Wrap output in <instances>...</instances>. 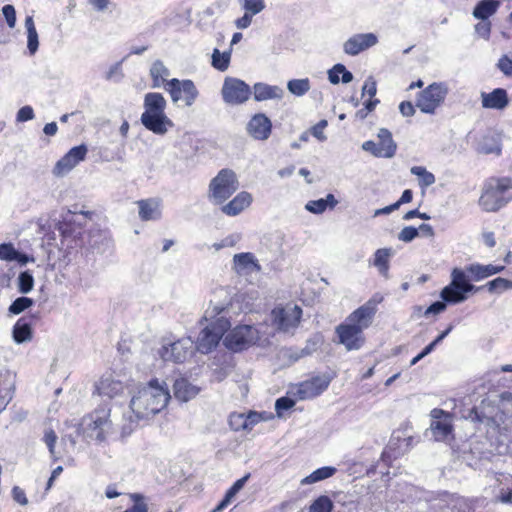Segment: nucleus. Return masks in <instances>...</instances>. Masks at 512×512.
<instances>
[{"label": "nucleus", "instance_id": "nucleus-1", "mask_svg": "<svg viewBox=\"0 0 512 512\" xmlns=\"http://www.w3.org/2000/svg\"><path fill=\"white\" fill-rule=\"evenodd\" d=\"M231 290L218 287L212 293L209 307L206 309L203 320L209 324L199 333L195 348L207 354L216 348L225 332L230 328L229 318L233 313Z\"/></svg>", "mask_w": 512, "mask_h": 512}, {"label": "nucleus", "instance_id": "nucleus-2", "mask_svg": "<svg viewBox=\"0 0 512 512\" xmlns=\"http://www.w3.org/2000/svg\"><path fill=\"white\" fill-rule=\"evenodd\" d=\"M170 398L166 382L153 379L132 397L130 408L137 420L150 419L167 406Z\"/></svg>", "mask_w": 512, "mask_h": 512}, {"label": "nucleus", "instance_id": "nucleus-3", "mask_svg": "<svg viewBox=\"0 0 512 512\" xmlns=\"http://www.w3.org/2000/svg\"><path fill=\"white\" fill-rule=\"evenodd\" d=\"M167 102L161 93L150 92L144 97V112L141 115L142 125L156 135H165L174 126L166 115Z\"/></svg>", "mask_w": 512, "mask_h": 512}, {"label": "nucleus", "instance_id": "nucleus-4", "mask_svg": "<svg viewBox=\"0 0 512 512\" xmlns=\"http://www.w3.org/2000/svg\"><path fill=\"white\" fill-rule=\"evenodd\" d=\"M512 199V179L490 178L482 189L479 205L486 212H496Z\"/></svg>", "mask_w": 512, "mask_h": 512}, {"label": "nucleus", "instance_id": "nucleus-5", "mask_svg": "<svg viewBox=\"0 0 512 512\" xmlns=\"http://www.w3.org/2000/svg\"><path fill=\"white\" fill-rule=\"evenodd\" d=\"M110 414L111 407L108 403L97 407L83 419L82 425L84 434L88 438L98 442L105 441L114 432Z\"/></svg>", "mask_w": 512, "mask_h": 512}, {"label": "nucleus", "instance_id": "nucleus-6", "mask_svg": "<svg viewBox=\"0 0 512 512\" xmlns=\"http://www.w3.org/2000/svg\"><path fill=\"white\" fill-rule=\"evenodd\" d=\"M239 182L235 172L231 169H222L209 184V198L217 205H222L233 193L237 191Z\"/></svg>", "mask_w": 512, "mask_h": 512}, {"label": "nucleus", "instance_id": "nucleus-7", "mask_svg": "<svg viewBox=\"0 0 512 512\" xmlns=\"http://www.w3.org/2000/svg\"><path fill=\"white\" fill-rule=\"evenodd\" d=\"M448 88L444 83L434 82L422 90L417 99L416 106L426 114H434L436 109L444 102Z\"/></svg>", "mask_w": 512, "mask_h": 512}, {"label": "nucleus", "instance_id": "nucleus-8", "mask_svg": "<svg viewBox=\"0 0 512 512\" xmlns=\"http://www.w3.org/2000/svg\"><path fill=\"white\" fill-rule=\"evenodd\" d=\"M259 340L258 330L251 325H240L231 330L224 338V345L234 352L247 349Z\"/></svg>", "mask_w": 512, "mask_h": 512}, {"label": "nucleus", "instance_id": "nucleus-9", "mask_svg": "<svg viewBox=\"0 0 512 512\" xmlns=\"http://www.w3.org/2000/svg\"><path fill=\"white\" fill-rule=\"evenodd\" d=\"M252 90L250 86L241 79L226 77L224 79L221 96L228 105H242L251 97Z\"/></svg>", "mask_w": 512, "mask_h": 512}, {"label": "nucleus", "instance_id": "nucleus-10", "mask_svg": "<svg viewBox=\"0 0 512 512\" xmlns=\"http://www.w3.org/2000/svg\"><path fill=\"white\" fill-rule=\"evenodd\" d=\"M273 326L280 332L290 333L294 331L302 316V309L298 305H286L272 310Z\"/></svg>", "mask_w": 512, "mask_h": 512}, {"label": "nucleus", "instance_id": "nucleus-11", "mask_svg": "<svg viewBox=\"0 0 512 512\" xmlns=\"http://www.w3.org/2000/svg\"><path fill=\"white\" fill-rule=\"evenodd\" d=\"M195 344L189 337L179 339L171 344L163 345L158 350V356L164 362L183 363L193 355Z\"/></svg>", "mask_w": 512, "mask_h": 512}, {"label": "nucleus", "instance_id": "nucleus-12", "mask_svg": "<svg viewBox=\"0 0 512 512\" xmlns=\"http://www.w3.org/2000/svg\"><path fill=\"white\" fill-rule=\"evenodd\" d=\"M435 512H470L471 507L463 497L449 492H439L429 499Z\"/></svg>", "mask_w": 512, "mask_h": 512}, {"label": "nucleus", "instance_id": "nucleus-13", "mask_svg": "<svg viewBox=\"0 0 512 512\" xmlns=\"http://www.w3.org/2000/svg\"><path fill=\"white\" fill-rule=\"evenodd\" d=\"M166 90L169 92L173 103L183 100L186 106H191L197 99L199 92L190 79L179 80L173 78L167 82Z\"/></svg>", "mask_w": 512, "mask_h": 512}, {"label": "nucleus", "instance_id": "nucleus-14", "mask_svg": "<svg viewBox=\"0 0 512 512\" xmlns=\"http://www.w3.org/2000/svg\"><path fill=\"white\" fill-rule=\"evenodd\" d=\"M382 300V296L378 294L374 295L365 304H363L354 312H352L347 317L346 322L364 331V329L368 328L371 325L372 320L377 312V305L381 303Z\"/></svg>", "mask_w": 512, "mask_h": 512}, {"label": "nucleus", "instance_id": "nucleus-15", "mask_svg": "<svg viewBox=\"0 0 512 512\" xmlns=\"http://www.w3.org/2000/svg\"><path fill=\"white\" fill-rule=\"evenodd\" d=\"M87 152V146L84 144L71 148L60 160L57 161L53 168V174L57 177L66 175L85 159Z\"/></svg>", "mask_w": 512, "mask_h": 512}, {"label": "nucleus", "instance_id": "nucleus-16", "mask_svg": "<svg viewBox=\"0 0 512 512\" xmlns=\"http://www.w3.org/2000/svg\"><path fill=\"white\" fill-rule=\"evenodd\" d=\"M451 278V283L442 289L440 297L449 304L462 303L468 298V296L465 295L462 283L463 270L454 268L451 273Z\"/></svg>", "mask_w": 512, "mask_h": 512}, {"label": "nucleus", "instance_id": "nucleus-17", "mask_svg": "<svg viewBox=\"0 0 512 512\" xmlns=\"http://www.w3.org/2000/svg\"><path fill=\"white\" fill-rule=\"evenodd\" d=\"M336 333L339 343L343 344L349 351L358 350L364 344L363 331L348 322L338 325Z\"/></svg>", "mask_w": 512, "mask_h": 512}, {"label": "nucleus", "instance_id": "nucleus-18", "mask_svg": "<svg viewBox=\"0 0 512 512\" xmlns=\"http://www.w3.org/2000/svg\"><path fill=\"white\" fill-rule=\"evenodd\" d=\"M378 37L374 33H359L348 38L343 44V50L347 55L356 56L359 53L375 46Z\"/></svg>", "mask_w": 512, "mask_h": 512}, {"label": "nucleus", "instance_id": "nucleus-19", "mask_svg": "<svg viewBox=\"0 0 512 512\" xmlns=\"http://www.w3.org/2000/svg\"><path fill=\"white\" fill-rule=\"evenodd\" d=\"M246 131L253 139L265 141L271 135L272 122L264 113H257L248 121Z\"/></svg>", "mask_w": 512, "mask_h": 512}, {"label": "nucleus", "instance_id": "nucleus-20", "mask_svg": "<svg viewBox=\"0 0 512 512\" xmlns=\"http://www.w3.org/2000/svg\"><path fill=\"white\" fill-rule=\"evenodd\" d=\"M330 384V378L325 375L315 376L299 384L297 396L299 399H311L324 392Z\"/></svg>", "mask_w": 512, "mask_h": 512}, {"label": "nucleus", "instance_id": "nucleus-21", "mask_svg": "<svg viewBox=\"0 0 512 512\" xmlns=\"http://www.w3.org/2000/svg\"><path fill=\"white\" fill-rule=\"evenodd\" d=\"M432 422L430 425L433 437L437 441L445 440L452 433L450 414L442 409L431 411Z\"/></svg>", "mask_w": 512, "mask_h": 512}, {"label": "nucleus", "instance_id": "nucleus-22", "mask_svg": "<svg viewBox=\"0 0 512 512\" xmlns=\"http://www.w3.org/2000/svg\"><path fill=\"white\" fill-rule=\"evenodd\" d=\"M482 106L487 109L503 110L509 104L507 91L496 88L490 93H481Z\"/></svg>", "mask_w": 512, "mask_h": 512}, {"label": "nucleus", "instance_id": "nucleus-23", "mask_svg": "<svg viewBox=\"0 0 512 512\" xmlns=\"http://www.w3.org/2000/svg\"><path fill=\"white\" fill-rule=\"evenodd\" d=\"M96 391L100 396L112 399L124 391V384L112 376H104L96 385Z\"/></svg>", "mask_w": 512, "mask_h": 512}, {"label": "nucleus", "instance_id": "nucleus-24", "mask_svg": "<svg viewBox=\"0 0 512 512\" xmlns=\"http://www.w3.org/2000/svg\"><path fill=\"white\" fill-rule=\"evenodd\" d=\"M252 203V195L242 191L238 193L229 203L222 205L221 211L228 216H236L249 207Z\"/></svg>", "mask_w": 512, "mask_h": 512}, {"label": "nucleus", "instance_id": "nucleus-25", "mask_svg": "<svg viewBox=\"0 0 512 512\" xmlns=\"http://www.w3.org/2000/svg\"><path fill=\"white\" fill-rule=\"evenodd\" d=\"M379 158H392L397 150V145L392 138L391 132L386 128H381L378 132Z\"/></svg>", "mask_w": 512, "mask_h": 512}, {"label": "nucleus", "instance_id": "nucleus-26", "mask_svg": "<svg viewBox=\"0 0 512 512\" xmlns=\"http://www.w3.org/2000/svg\"><path fill=\"white\" fill-rule=\"evenodd\" d=\"M234 270L238 273L247 271H260L261 267L257 263L256 258L250 252L235 254L233 257Z\"/></svg>", "mask_w": 512, "mask_h": 512}, {"label": "nucleus", "instance_id": "nucleus-27", "mask_svg": "<svg viewBox=\"0 0 512 512\" xmlns=\"http://www.w3.org/2000/svg\"><path fill=\"white\" fill-rule=\"evenodd\" d=\"M253 92L256 101L280 99L283 96V90L279 86L268 85L262 82L254 84Z\"/></svg>", "mask_w": 512, "mask_h": 512}, {"label": "nucleus", "instance_id": "nucleus-28", "mask_svg": "<svg viewBox=\"0 0 512 512\" xmlns=\"http://www.w3.org/2000/svg\"><path fill=\"white\" fill-rule=\"evenodd\" d=\"M198 393L199 388L184 378L177 379L174 382V396L182 402L191 400L196 397Z\"/></svg>", "mask_w": 512, "mask_h": 512}, {"label": "nucleus", "instance_id": "nucleus-29", "mask_svg": "<svg viewBox=\"0 0 512 512\" xmlns=\"http://www.w3.org/2000/svg\"><path fill=\"white\" fill-rule=\"evenodd\" d=\"M13 340L17 344L29 342L32 339V328L26 317H21L15 323L12 331Z\"/></svg>", "mask_w": 512, "mask_h": 512}, {"label": "nucleus", "instance_id": "nucleus-30", "mask_svg": "<svg viewBox=\"0 0 512 512\" xmlns=\"http://www.w3.org/2000/svg\"><path fill=\"white\" fill-rule=\"evenodd\" d=\"M499 6V0H481L475 6L473 16L479 20H487L497 12Z\"/></svg>", "mask_w": 512, "mask_h": 512}, {"label": "nucleus", "instance_id": "nucleus-31", "mask_svg": "<svg viewBox=\"0 0 512 512\" xmlns=\"http://www.w3.org/2000/svg\"><path fill=\"white\" fill-rule=\"evenodd\" d=\"M170 75L169 69L164 65L161 60H156L153 62L150 68V76L152 78V87L157 88L161 85L165 84V88L167 87V78Z\"/></svg>", "mask_w": 512, "mask_h": 512}, {"label": "nucleus", "instance_id": "nucleus-32", "mask_svg": "<svg viewBox=\"0 0 512 512\" xmlns=\"http://www.w3.org/2000/svg\"><path fill=\"white\" fill-rule=\"evenodd\" d=\"M139 216L144 221L157 220L161 216L159 205L152 199L138 202Z\"/></svg>", "mask_w": 512, "mask_h": 512}, {"label": "nucleus", "instance_id": "nucleus-33", "mask_svg": "<svg viewBox=\"0 0 512 512\" xmlns=\"http://www.w3.org/2000/svg\"><path fill=\"white\" fill-rule=\"evenodd\" d=\"M392 256L391 248H381L374 253L373 265L378 269L379 273L385 277H389V259Z\"/></svg>", "mask_w": 512, "mask_h": 512}, {"label": "nucleus", "instance_id": "nucleus-34", "mask_svg": "<svg viewBox=\"0 0 512 512\" xmlns=\"http://www.w3.org/2000/svg\"><path fill=\"white\" fill-rule=\"evenodd\" d=\"M25 28L27 30V48L31 55H34L39 46L38 33L35 28L32 16H27L25 19Z\"/></svg>", "mask_w": 512, "mask_h": 512}, {"label": "nucleus", "instance_id": "nucleus-35", "mask_svg": "<svg viewBox=\"0 0 512 512\" xmlns=\"http://www.w3.org/2000/svg\"><path fill=\"white\" fill-rule=\"evenodd\" d=\"M336 471L337 469L332 466L318 468L317 470L313 471L310 475L302 479L301 484H313L325 480L327 478L332 477L336 473Z\"/></svg>", "mask_w": 512, "mask_h": 512}, {"label": "nucleus", "instance_id": "nucleus-36", "mask_svg": "<svg viewBox=\"0 0 512 512\" xmlns=\"http://www.w3.org/2000/svg\"><path fill=\"white\" fill-rule=\"evenodd\" d=\"M311 88V83L308 78L292 79L287 83L288 91L297 96L301 97L305 95Z\"/></svg>", "mask_w": 512, "mask_h": 512}, {"label": "nucleus", "instance_id": "nucleus-37", "mask_svg": "<svg viewBox=\"0 0 512 512\" xmlns=\"http://www.w3.org/2000/svg\"><path fill=\"white\" fill-rule=\"evenodd\" d=\"M411 174L418 177L419 186L421 188H427L433 185L436 181V178L433 173L426 170L423 166H413L410 169Z\"/></svg>", "mask_w": 512, "mask_h": 512}, {"label": "nucleus", "instance_id": "nucleus-38", "mask_svg": "<svg viewBox=\"0 0 512 512\" xmlns=\"http://www.w3.org/2000/svg\"><path fill=\"white\" fill-rule=\"evenodd\" d=\"M231 59V51L220 52L219 49L215 48L212 53V66L224 72L228 69Z\"/></svg>", "mask_w": 512, "mask_h": 512}, {"label": "nucleus", "instance_id": "nucleus-39", "mask_svg": "<svg viewBox=\"0 0 512 512\" xmlns=\"http://www.w3.org/2000/svg\"><path fill=\"white\" fill-rule=\"evenodd\" d=\"M466 271L472 276V279L475 281H480L489 276H492L491 264L482 265L478 263H473L466 267Z\"/></svg>", "mask_w": 512, "mask_h": 512}, {"label": "nucleus", "instance_id": "nucleus-40", "mask_svg": "<svg viewBox=\"0 0 512 512\" xmlns=\"http://www.w3.org/2000/svg\"><path fill=\"white\" fill-rule=\"evenodd\" d=\"M490 293H501L502 291L512 289V281L498 277L485 284Z\"/></svg>", "mask_w": 512, "mask_h": 512}, {"label": "nucleus", "instance_id": "nucleus-41", "mask_svg": "<svg viewBox=\"0 0 512 512\" xmlns=\"http://www.w3.org/2000/svg\"><path fill=\"white\" fill-rule=\"evenodd\" d=\"M18 290L22 294L29 293L34 287V277L30 271L21 272L17 279Z\"/></svg>", "mask_w": 512, "mask_h": 512}, {"label": "nucleus", "instance_id": "nucleus-42", "mask_svg": "<svg viewBox=\"0 0 512 512\" xmlns=\"http://www.w3.org/2000/svg\"><path fill=\"white\" fill-rule=\"evenodd\" d=\"M34 304V300L25 296L18 297L9 306V312L14 315H18L30 308Z\"/></svg>", "mask_w": 512, "mask_h": 512}, {"label": "nucleus", "instance_id": "nucleus-43", "mask_svg": "<svg viewBox=\"0 0 512 512\" xmlns=\"http://www.w3.org/2000/svg\"><path fill=\"white\" fill-rule=\"evenodd\" d=\"M333 508V502L328 496L318 497L310 506L309 512H331Z\"/></svg>", "mask_w": 512, "mask_h": 512}, {"label": "nucleus", "instance_id": "nucleus-44", "mask_svg": "<svg viewBox=\"0 0 512 512\" xmlns=\"http://www.w3.org/2000/svg\"><path fill=\"white\" fill-rule=\"evenodd\" d=\"M242 8L253 15H256L264 10V0H242L239 2Z\"/></svg>", "mask_w": 512, "mask_h": 512}, {"label": "nucleus", "instance_id": "nucleus-45", "mask_svg": "<svg viewBox=\"0 0 512 512\" xmlns=\"http://www.w3.org/2000/svg\"><path fill=\"white\" fill-rule=\"evenodd\" d=\"M246 423L247 420H245V414L232 413L229 417V425L234 431L247 430Z\"/></svg>", "mask_w": 512, "mask_h": 512}, {"label": "nucleus", "instance_id": "nucleus-46", "mask_svg": "<svg viewBox=\"0 0 512 512\" xmlns=\"http://www.w3.org/2000/svg\"><path fill=\"white\" fill-rule=\"evenodd\" d=\"M131 498L134 501V505L131 508L125 510L124 512H148V506L143 501V495L134 493L131 494Z\"/></svg>", "mask_w": 512, "mask_h": 512}, {"label": "nucleus", "instance_id": "nucleus-47", "mask_svg": "<svg viewBox=\"0 0 512 512\" xmlns=\"http://www.w3.org/2000/svg\"><path fill=\"white\" fill-rule=\"evenodd\" d=\"M295 405V401L289 397H281L275 402V410L279 417L282 416L283 411L292 408Z\"/></svg>", "mask_w": 512, "mask_h": 512}, {"label": "nucleus", "instance_id": "nucleus-48", "mask_svg": "<svg viewBox=\"0 0 512 512\" xmlns=\"http://www.w3.org/2000/svg\"><path fill=\"white\" fill-rule=\"evenodd\" d=\"M43 441L47 445L51 456L56 460L58 457L55 455V444L57 441V435L53 430H47L44 434Z\"/></svg>", "mask_w": 512, "mask_h": 512}, {"label": "nucleus", "instance_id": "nucleus-49", "mask_svg": "<svg viewBox=\"0 0 512 512\" xmlns=\"http://www.w3.org/2000/svg\"><path fill=\"white\" fill-rule=\"evenodd\" d=\"M327 125V120H320L316 125L311 127L310 132L320 142H324L327 139L326 135L324 134V130L327 127Z\"/></svg>", "mask_w": 512, "mask_h": 512}, {"label": "nucleus", "instance_id": "nucleus-50", "mask_svg": "<svg viewBox=\"0 0 512 512\" xmlns=\"http://www.w3.org/2000/svg\"><path fill=\"white\" fill-rule=\"evenodd\" d=\"M16 249L10 243H4L0 245V259L6 261H14L16 258Z\"/></svg>", "mask_w": 512, "mask_h": 512}, {"label": "nucleus", "instance_id": "nucleus-51", "mask_svg": "<svg viewBox=\"0 0 512 512\" xmlns=\"http://www.w3.org/2000/svg\"><path fill=\"white\" fill-rule=\"evenodd\" d=\"M418 236V229L413 226L404 227L398 234V239L408 243Z\"/></svg>", "mask_w": 512, "mask_h": 512}, {"label": "nucleus", "instance_id": "nucleus-52", "mask_svg": "<svg viewBox=\"0 0 512 512\" xmlns=\"http://www.w3.org/2000/svg\"><path fill=\"white\" fill-rule=\"evenodd\" d=\"M305 209L313 214H321L326 210V203L323 198L311 200L306 203Z\"/></svg>", "mask_w": 512, "mask_h": 512}, {"label": "nucleus", "instance_id": "nucleus-53", "mask_svg": "<svg viewBox=\"0 0 512 512\" xmlns=\"http://www.w3.org/2000/svg\"><path fill=\"white\" fill-rule=\"evenodd\" d=\"M2 13H3L4 17H5L7 25L10 28H14L15 24H16L15 8L12 5L7 4V5L3 6Z\"/></svg>", "mask_w": 512, "mask_h": 512}, {"label": "nucleus", "instance_id": "nucleus-54", "mask_svg": "<svg viewBox=\"0 0 512 512\" xmlns=\"http://www.w3.org/2000/svg\"><path fill=\"white\" fill-rule=\"evenodd\" d=\"M283 359H287L289 363H294L299 359L303 358L300 349L298 348H287L281 351Z\"/></svg>", "mask_w": 512, "mask_h": 512}, {"label": "nucleus", "instance_id": "nucleus-55", "mask_svg": "<svg viewBox=\"0 0 512 512\" xmlns=\"http://www.w3.org/2000/svg\"><path fill=\"white\" fill-rule=\"evenodd\" d=\"M476 33L484 39H488L491 32V22L487 20H481L475 25Z\"/></svg>", "mask_w": 512, "mask_h": 512}, {"label": "nucleus", "instance_id": "nucleus-56", "mask_svg": "<svg viewBox=\"0 0 512 512\" xmlns=\"http://www.w3.org/2000/svg\"><path fill=\"white\" fill-rule=\"evenodd\" d=\"M497 67L504 75L512 76V60L508 56H502L497 63Z\"/></svg>", "mask_w": 512, "mask_h": 512}, {"label": "nucleus", "instance_id": "nucleus-57", "mask_svg": "<svg viewBox=\"0 0 512 512\" xmlns=\"http://www.w3.org/2000/svg\"><path fill=\"white\" fill-rule=\"evenodd\" d=\"M377 92V84L373 77H368L362 87V96L365 94L369 95L371 98L376 95Z\"/></svg>", "mask_w": 512, "mask_h": 512}, {"label": "nucleus", "instance_id": "nucleus-58", "mask_svg": "<svg viewBox=\"0 0 512 512\" xmlns=\"http://www.w3.org/2000/svg\"><path fill=\"white\" fill-rule=\"evenodd\" d=\"M236 493L229 488L226 492L223 500L211 511V512H221L223 511L232 501V499L235 497Z\"/></svg>", "mask_w": 512, "mask_h": 512}, {"label": "nucleus", "instance_id": "nucleus-59", "mask_svg": "<svg viewBox=\"0 0 512 512\" xmlns=\"http://www.w3.org/2000/svg\"><path fill=\"white\" fill-rule=\"evenodd\" d=\"M447 304H449L448 302H445L444 300L442 301H436L434 303H432L424 312V315L425 316H428L430 314H439L441 312H443L446 307H447Z\"/></svg>", "mask_w": 512, "mask_h": 512}, {"label": "nucleus", "instance_id": "nucleus-60", "mask_svg": "<svg viewBox=\"0 0 512 512\" xmlns=\"http://www.w3.org/2000/svg\"><path fill=\"white\" fill-rule=\"evenodd\" d=\"M340 71H344V65L343 64H335L329 71H328V79L332 84H338L340 82L339 74Z\"/></svg>", "mask_w": 512, "mask_h": 512}, {"label": "nucleus", "instance_id": "nucleus-61", "mask_svg": "<svg viewBox=\"0 0 512 512\" xmlns=\"http://www.w3.org/2000/svg\"><path fill=\"white\" fill-rule=\"evenodd\" d=\"M12 497L15 502L22 506H26L28 504V499L23 489L18 486H15L12 489Z\"/></svg>", "mask_w": 512, "mask_h": 512}, {"label": "nucleus", "instance_id": "nucleus-62", "mask_svg": "<svg viewBox=\"0 0 512 512\" xmlns=\"http://www.w3.org/2000/svg\"><path fill=\"white\" fill-rule=\"evenodd\" d=\"M34 118V111L31 106H23L17 112V121L24 122Z\"/></svg>", "mask_w": 512, "mask_h": 512}, {"label": "nucleus", "instance_id": "nucleus-63", "mask_svg": "<svg viewBox=\"0 0 512 512\" xmlns=\"http://www.w3.org/2000/svg\"><path fill=\"white\" fill-rule=\"evenodd\" d=\"M253 16H254L253 14L245 11L244 15L235 21L236 27L238 29H245V28L249 27L252 22Z\"/></svg>", "mask_w": 512, "mask_h": 512}, {"label": "nucleus", "instance_id": "nucleus-64", "mask_svg": "<svg viewBox=\"0 0 512 512\" xmlns=\"http://www.w3.org/2000/svg\"><path fill=\"white\" fill-rule=\"evenodd\" d=\"M399 110L400 113L405 117L412 116L415 113V108L410 101L401 102L399 105Z\"/></svg>", "mask_w": 512, "mask_h": 512}]
</instances>
